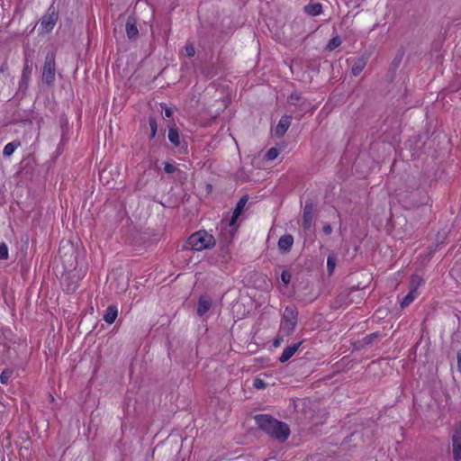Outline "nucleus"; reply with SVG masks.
I'll list each match as a JSON object with an SVG mask.
<instances>
[{"mask_svg": "<svg viewBox=\"0 0 461 461\" xmlns=\"http://www.w3.org/2000/svg\"><path fill=\"white\" fill-rule=\"evenodd\" d=\"M304 12L312 16H316L321 14L322 6L319 3H310L304 6Z\"/></svg>", "mask_w": 461, "mask_h": 461, "instance_id": "obj_17", "label": "nucleus"}, {"mask_svg": "<svg viewBox=\"0 0 461 461\" xmlns=\"http://www.w3.org/2000/svg\"><path fill=\"white\" fill-rule=\"evenodd\" d=\"M323 232L326 235H330L332 232V227L330 224H325L323 226Z\"/></svg>", "mask_w": 461, "mask_h": 461, "instance_id": "obj_34", "label": "nucleus"}, {"mask_svg": "<svg viewBox=\"0 0 461 461\" xmlns=\"http://www.w3.org/2000/svg\"><path fill=\"white\" fill-rule=\"evenodd\" d=\"M417 193L420 196V201L413 203V205L416 206V205L426 203L427 200H428L427 194L423 190H418Z\"/></svg>", "mask_w": 461, "mask_h": 461, "instance_id": "obj_28", "label": "nucleus"}, {"mask_svg": "<svg viewBox=\"0 0 461 461\" xmlns=\"http://www.w3.org/2000/svg\"><path fill=\"white\" fill-rule=\"evenodd\" d=\"M125 30L130 40H136L139 36L136 19L129 16L126 21Z\"/></svg>", "mask_w": 461, "mask_h": 461, "instance_id": "obj_9", "label": "nucleus"}, {"mask_svg": "<svg viewBox=\"0 0 461 461\" xmlns=\"http://www.w3.org/2000/svg\"><path fill=\"white\" fill-rule=\"evenodd\" d=\"M423 283V280L420 276L414 275L411 276V290L418 291V287Z\"/></svg>", "mask_w": 461, "mask_h": 461, "instance_id": "obj_24", "label": "nucleus"}, {"mask_svg": "<svg viewBox=\"0 0 461 461\" xmlns=\"http://www.w3.org/2000/svg\"><path fill=\"white\" fill-rule=\"evenodd\" d=\"M20 146H21V141H19V140H14V141L7 143L3 149V155L5 157H10L11 155H13L14 150L17 148H19Z\"/></svg>", "mask_w": 461, "mask_h": 461, "instance_id": "obj_19", "label": "nucleus"}, {"mask_svg": "<svg viewBox=\"0 0 461 461\" xmlns=\"http://www.w3.org/2000/svg\"><path fill=\"white\" fill-rule=\"evenodd\" d=\"M314 217V207L312 203L307 202L303 208V226L304 229L309 230L312 227V220Z\"/></svg>", "mask_w": 461, "mask_h": 461, "instance_id": "obj_7", "label": "nucleus"}, {"mask_svg": "<svg viewBox=\"0 0 461 461\" xmlns=\"http://www.w3.org/2000/svg\"><path fill=\"white\" fill-rule=\"evenodd\" d=\"M253 385L257 389H263L266 387V383L260 378H256L253 381Z\"/></svg>", "mask_w": 461, "mask_h": 461, "instance_id": "obj_31", "label": "nucleus"}, {"mask_svg": "<svg viewBox=\"0 0 461 461\" xmlns=\"http://www.w3.org/2000/svg\"><path fill=\"white\" fill-rule=\"evenodd\" d=\"M255 421L263 431L280 442L285 441L290 435V429L288 425L277 420L270 415H256Z\"/></svg>", "mask_w": 461, "mask_h": 461, "instance_id": "obj_1", "label": "nucleus"}, {"mask_svg": "<svg viewBox=\"0 0 461 461\" xmlns=\"http://www.w3.org/2000/svg\"><path fill=\"white\" fill-rule=\"evenodd\" d=\"M278 154H279V151H278V149H276V148H271V149H269L267 150V152L266 153V158H267V160H270V161H271V160H274V159H276V158H277Z\"/></svg>", "mask_w": 461, "mask_h": 461, "instance_id": "obj_27", "label": "nucleus"}, {"mask_svg": "<svg viewBox=\"0 0 461 461\" xmlns=\"http://www.w3.org/2000/svg\"><path fill=\"white\" fill-rule=\"evenodd\" d=\"M294 244V238L292 235H283L280 237L278 240V249L283 253H287L290 251L292 246Z\"/></svg>", "mask_w": 461, "mask_h": 461, "instance_id": "obj_11", "label": "nucleus"}, {"mask_svg": "<svg viewBox=\"0 0 461 461\" xmlns=\"http://www.w3.org/2000/svg\"><path fill=\"white\" fill-rule=\"evenodd\" d=\"M366 63H367V58L366 57L361 56V57L357 58L353 62L352 68H351V73L355 77L358 76L363 71L365 67L366 66Z\"/></svg>", "mask_w": 461, "mask_h": 461, "instance_id": "obj_14", "label": "nucleus"}, {"mask_svg": "<svg viewBox=\"0 0 461 461\" xmlns=\"http://www.w3.org/2000/svg\"><path fill=\"white\" fill-rule=\"evenodd\" d=\"M212 306V300L207 296H201L197 305V314L203 316L205 314Z\"/></svg>", "mask_w": 461, "mask_h": 461, "instance_id": "obj_15", "label": "nucleus"}, {"mask_svg": "<svg viewBox=\"0 0 461 461\" xmlns=\"http://www.w3.org/2000/svg\"><path fill=\"white\" fill-rule=\"evenodd\" d=\"M8 258V248L5 243H0V259Z\"/></svg>", "mask_w": 461, "mask_h": 461, "instance_id": "obj_29", "label": "nucleus"}, {"mask_svg": "<svg viewBox=\"0 0 461 461\" xmlns=\"http://www.w3.org/2000/svg\"><path fill=\"white\" fill-rule=\"evenodd\" d=\"M248 202V197L246 195L242 196L240 201L238 202L236 208L234 209V212L232 213V217L229 222L230 226H233L240 215L243 208L245 207L246 203Z\"/></svg>", "mask_w": 461, "mask_h": 461, "instance_id": "obj_13", "label": "nucleus"}, {"mask_svg": "<svg viewBox=\"0 0 461 461\" xmlns=\"http://www.w3.org/2000/svg\"><path fill=\"white\" fill-rule=\"evenodd\" d=\"M173 114V111L172 109L170 108H166L165 109V116L167 117V118H170Z\"/></svg>", "mask_w": 461, "mask_h": 461, "instance_id": "obj_35", "label": "nucleus"}, {"mask_svg": "<svg viewBox=\"0 0 461 461\" xmlns=\"http://www.w3.org/2000/svg\"><path fill=\"white\" fill-rule=\"evenodd\" d=\"M452 453L455 461H461V421L456 425L453 430Z\"/></svg>", "mask_w": 461, "mask_h": 461, "instance_id": "obj_6", "label": "nucleus"}, {"mask_svg": "<svg viewBox=\"0 0 461 461\" xmlns=\"http://www.w3.org/2000/svg\"><path fill=\"white\" fill-rule=\"evenodd\" d=\"M13 375V370L11 369H5L2 371V373L0 374V382L2 384H7L9 379L12 377Z\"/></svg>", "mask_w": 461, "mask_h": 461, "instance_id": "obj_25", "label": "nucleus"}, {"mask_svg": "<svg viewBox=\"0 0 461 461\" xmlns=\"http://www.w3.org/2000/svg\"><path fill=\"white\" fill-rule=\"evenodd\" d=\"M56 67L55 56L52 53H48L45 57L43 69H42V81L49 86H52L55 82Z\"/></svg>", "mask_w": 461, "mask_h": 461, "instance_id": "obj_4", "label": "nucleus"}, {"mask_svg": "<svg viewBox=\"0 0 461 461\" xmlns=\"http://www.w3.org/2000/svg\"><path fill=\"white\" fill-rule=\"evenodd\" d=\"M338 263V256L335 253H330L327 258V270L328 274L331 276Z\"/></svg>", "mask_w": 461, "mask_h": 461, "instance_id": "obj_18", "label": "nucleus"}, {"mask_svg": "<svg viewBox=\"0 0 461 461\" xmlns=\"http://www.w3.org/2000/svg\"><path fill=\"white\" fill-rule=\"evenodd\" d=\"M282 341H283V339H282L281 337H277V338L274 340L273 345H274L275 347H278V346L281 344V342H282Z\"/></svg>", "mask_w": 461, "mask_h": 461, "instance_id": "obj_36", "label": "nucleus"}, {"mask_svg": "<svg viewBox=\"0 0 461 461\" xmlns=\"http://www.w3.org/2000/svg\"><path fill=\"white\" fill-rule=\"evenodd\" d=\"M291 124V117L289 116H282L279 120L278 124L276 127L275 133L277 137H282L288 130Z\"/></svg>", "mask_w": 461, "mask_h": 461, "instance_id": "obj_10", "label": "nucleus"}, {"mask_svg": "<svg viewBox=\"0 0 461 461\" xmlns=\"http://www.w3.org/2000/svg\"><path fill=\"white\" fill-rule=\"evenodd\" d=\"M59 19V13L56 10L54 5L52 4L47 10L46 14L42 16L41 20V25L45 30L46 32H50L55 27L57 21Z\"/></svg>", "mask_w": 461, "mask_h": 461, "instance_id": "obj_5", "label": "nucleus"}, {"mask_svg": "<svg viewBox=\"0 0 461 461\" xmlns=\"http://www.w3.org/2000/svg\"><path fill=\"white\" fill-rule=\"evenodd\" d=\"M149 124L150 131H151L150 138L153 139L156 136L157 130H158L157 120L154 117H149Z\"/></svg>", "mask_w": 461, "mask_h": 461, "instance_id": "obj_26", "label": "nucleus"}, {"mask_svg": "<svg viewBox=\"0 0 461 461\" xmlns=\"http://www.w3.org/2000/svg\"><path fill=\"white\" fill-rule=\"evenodd\" d=\"M281 279L285 285H288L291 281V274L285 270L281 274Z\"/></svg>", "mask_w": 461, "mask_h": 461, "instance_id": "obj_30", "label": "nucleus"}, {"mask_svg": "<svg viewBox=\"0 0 461 461\" xmlns=\"http://www.w3.org/2000/svg\"><path fill=\"white\" fill-rule=\"evenodd\" d=\"M214 237L206 230H199L193 233L186 241V246L193 250L202 251L215 245Z\"/></svg>", "mask_w": 461, "mask_h": 461, "instance_id": "obj_2", "label": "nucleus"}, {"mask_svg": "<svg viewBox=\"0 0 461 461\" xmlns=\"http://www.w3.org/2000/svg\"><path fill=\"white\" fill-rule=\"evenodd\" d=\"M290 99L292 101H299L300 100V96L297 94H292L291 96H290Z\"/></svg>", "mask_w": 461, "mask_h": 461, "instance_id": "obj_38", "label": "nucleus"}, {"mask_svg": "<svg viewBox=\"0 0 461 461\" xmlns=\"http://www.w3.org/2000/svg\"><path fill=\"white\" fill-rule=\"evenodd\" d=\"M185 49L186 55L188 57H194V54H195L194 46L192 43L186 44Z\"/></svg>", "mask_w": 461, "mask_h": 461, "instance_id": "obj_32", "label": "nucleus"}, {"mask_svg": "<svg viewBox=\"0 0 461 461\" xmlns=\"http://www.w3.org/2000/svg\"><path fill=\"white\" fill-rule=\"evenodd\" d=\"M457 366L461 370V351L457 353Z\"/></svg>", "mask_w": 461, "mask_h": 461, "instance_id": "obj_37", "label": "nucleus"}, {"mask_svg": "<svg viewBox=\"0 0 461 461\" xmlns=\"http://www.w3.org/2000/svg\"><path fill=\"white\" fill-rule=\"evenodd\" d=\"M341 44V39L339 35L334 36L327 44L329 50H333Z\"/></svg>", "mask_w": 461, "mask_h": 461, "instance_id": "obj_23", "label": "nucleus"}, {"mask_svg": "<svg viewBox=\"0 0 461 461\" xmlns=\"http://www.w3.org/2000/svg\"><path fill=\"white\" fill-rule=\"evenodd\" d=\"M297 316L298 312L294 306L285 307L280 327L285 335L288 336L294 330L297 324Z\"/></svg>", "mask_w": 461, "mask_h": 461, "instance_id": "obj_3", "label": "nucleus"}, {"mask_svg": "<svg viewBox=\"0 0 461 461\" xmlns=\"http://www.w3.org/2000/svg\"><path fill=\"white\" fill-rule=\"evenodd\" d=\"M378 337H379L378 332L371 333V334L366 336L365 338H363V339L360 341V343L362 346L371 345L377 339Z\"/></svg>", "mask_w": 461, "mask_h": 461, "instance_id": "obj_22", "label": "nucleus"}, {"mask_svg": "<svg viewBox=\"0 0 461 461\" xmlns=\"http://www.w3.org/2000/svg\"><path fill=\"white\" fill-rule=\"evenodd\" d=\"M32 67L28 64V61H26L22 71L21 80L19 83V91L23 93L26 92L32 76Z\"/></svg>", "mask_w": 461, "mask_h": 461, "instance_id": "obj_8", "label": "nucleus"}, {"mask_svg": "<svg viewBox=\"0 0 461 461\" xmlns=\"http://www.w3.org/2000/svg\"><path fill=\"white\" fill-rule=\"evenodd\" d=\"M164 170L167 174H172L176 170V167L170 163H166L165 167H164Z\"/></svg>", "mask_w": 461, "mask_h": 461, "instance_id": "obj_33", "label": "nucleus"}, {"mask_svg": "<svg viewBox=\"0 0 461 461\" xmlns=\"http://www.w3.org/2000/svg\"><path fill=\"white\" fill-rule=\"evenodd\" d=\"M302 342L292 344L288 347H286L284 350L281 356L279 357V361L281 363H285L287 360H289L294 354L298 350L299 347L301 346Z\"/></svg>", "mask_w": 461, "mask_h": 461, "instance_id": "obj_12", "label": "nucleus"}, {"mask_svg": "<svg viewBox=\"0 0 461 461\" xmlns=\"http://www.w3.org/2000/svg\"><path fill=\"white\" fill-rule=\"evenodd\" d=\"M118 315V310L115 305H110L104 314V320L109 323L112 324L114 322Z\"/></svg>", "mask_w": 461, "mask_h": 461, "instance_id": "obj_16", "label": "nucleus"}, {"mask_svg": "<svg viewBox=\"0 0 461 461\" xmlns=\"http://www.w3.org/2000/svg\"><path fill=\"white\" fill-rule=\"evenodd\" d=\"M168 140L175 146H178L180 144L179 134L176 129L170 128L168 131Z\"/></svg>", "mask_w": 461, "mask_h": 461, "instance_id": "obj_21", "label": "nucleus"}, {"mask_svg": "<svg viewBox=\"0 0 461 461\" xmlns=\"http://www.w3.org/2000/svg\"><path fill=\"white\" fill-rule=\"evenodd\" d=\"M419 295V292L418 291H410L409 294L403 298V300L402 301L401 303V307L402 308H405L407 306H409L413 301L415 298H417Z\"/></svg>", "mask_w": 461, "mask_h": 461, "instance_id": "obj_20", "label": "nucleus"}]
</instances>
